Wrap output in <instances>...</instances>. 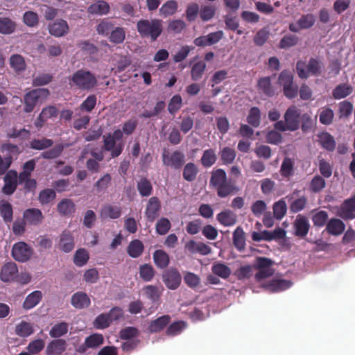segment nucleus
Wrapping results in <instances>:
<instances>
[{
  "label": "nucleus",
  "mask_w": 355,
  "mask_h": 355,
  "mask_svg": "<svg viewBox=\"0 0 355 355\" xmlns=\"http://www.w3.org/2000/svg\"><path fill=\"white\" fill-rule=\"evenodd\" d=\"M272 265L273 261L270 259L257 257L252 266L250 265L241 266L234 272L233 275L238 280L250 279L252 276V269L254 268L258 270L254 275V278L256 281L260 282L273 275Z\"/></svg>",
  "instance_id": "f257e3e1"
},
{
  "label": "nucleus",
  "mask_w": 355,
  "mask_h": 355,
  "mask_svg": "<svg viewBox=\"0 0 355 355\" xmlns=\"http://www.w3.org/2000/svg\"><path fill=\"white\" fill-rule=\"evenodd\" d=\"M209 184L216 189L217 196L221 198L234 195L239 191L236 182L232 179L227 180L226 172L222 168L211 172Z\"/></svg>",
  "instance_id": "f03ea898"
},
{
  "label": "nucleus",
  "mask_w": 355,
  "mask_h": 355,
  "mask_svg": "<svg viewBox=\"0 0 355 355\" xmlns=\"http://www.w3.org/2000/svg\"><path fill=\"white\" fill-rule=\"evenodd\" d=\"M69 84L82 91H91L98 85V80L92 71L80 69L69 78Z\"/></svg>",
  "instance_id": "7ed1b4c3"
},
{
  "label": "nucleus",
  "mask_w": 355,
  "mask_h": 355,
  "mask_svg": "<svg viewBox=\"0 0 355 355\" xmlns=\"http://www.w3.org/2000/svg\"><path fill=\"white\" fill-rule=\"evenodd\" d=\"M301 110L296 105L288 107L284 114V121H278L274 125L275 130L281 132L295 131L300 127Z\"/></svg>",
  "instance_id": "20e7f679"
},
{
  "label": "nucleus",
  "mask_w": 355,
  "mask_h": 355,
  "mask_svg": "<svg viewBox=\"0 0 355 355\" xmlns=\"http://www.w3.org/2000/svg\"><path fill=\"white\" fill-rule=\"evenodd\" d=\"M137 29L142 38H149L155 42L163 31L162 21L158 19H140L137 23Z\"/></svg>",
  "instance_id": "39448f33"
},
{
  "label": "nucleus",
  "mask_w": 355,
  "mask_h": 355,
  "mask_svg": "<svg viewBox=\"0 0 355 355\" xmlns=\"http://www.w3.org/2000/svg\"><path fill=\"white\" fill-rule=\"evenodd\" d=\"M323 67L322 62L313 58H311L307 64L302 60H298L296 63V71L302 79H306L309 76L320 75Z\"/></svg>",
  "instance_id": "423d86ee"
},
{
  "label": "nucleus",
  "mask_w": 355,
  "mask_h": 355,
  "mask_svg": "<svg viewBox=\"0 0 355 355\" xmlns=\"http://www.w3.org/2000/svg\"><path fill=\"white\" fill-rule=\"evenodd\" d=\"M49 91L46 88L34 89L27 92L24 96V111L26 113L33 112L38 102L47 98Z\"/></svg>",
  "instance_id": "0eeeda50"
},
{
  "label": "nucleus",
  "mask_w": 355,
  "mask_h": 355,
  "mask_svg": "<svg viewBox=\"0 0 355 355\" xmlns=\"http://www.w3.org/2000/svg\"><path fill=\"white\" fill-rule=\"evenodd\" d=\"M162 157L164 166L175 170L181 168L185 163V155L179 150L170 151L164 148Z\"/></svg>",
  "instance_id": "6e6552de"
},
{
  "label": "nucleus",
  "mask_w": 355,
  "mask_h": 355,
  "mask_svg": "<svg viewBox=\"0 0 355 355\" xmlns=\"http://www.w3.org/2000/svg\"><path fill=\"white\" fill-rule=\"evenodd\" d=\"M33 250L26 242L19 241L15 243L12 248L11 254L12 258L21 263L28 261L32 257Z\"/></svg>",
  "instance_id": "1a4fd4ad"
},
{
  "label": "nucleus",
  "mask_w": 355,
  "mask_h": 355,
  "mask_svg": "<svg viewBox=\"0 0 355 355\" xmlns=\"http://www.w3.org/2000/svg\"><path fill=\"white\" fill-rule=\"evenodd\" d=\"M124 144L123 142H116L112 137L111 133L103 136V148L106 151L111 153L112 158L119 157L123 152Z\"/></svg>",
  "instance_id": "9d476101"
},
{
  "label": "nucleus",
  "mask_w": 355,
  "mask_h": 355,
  "mask_svg": "<svg viewBox=\"0 0 355 355\" xmlns=\"http://www.w3.org/2000/svg\"><path fill=\"white\" fill-rule=\"evenodd\" d=\"M224 33L222 31L210 33L207 35H202L196 37L193 40V44L196 46L205 47L217 44L223 37Z\"/></svg>",
  "instance_id": "9b49d317"
},
{
  "label": "nucleus",
  "mask_w": 355,
  "mask_h": 355,
  "mask_svg": "<svg viewBox=\"0 0 355 355\" xmlns=\"http://www.w3.org/2000/svg\"><path fill=\"white\" fill-rule=\"evenodd\" d=\"M18 268L15 262L10 261L4 263L0 271V279L3 282H10L16 279Z\"/></svg>",
  "instance_id": "f8f14e48"
},
{
  "label": "nucleus",
  "mask_w": 355,
  "mask_h": 355,
  "mask_svg": "<svg viewBox=\"0 0 355 355\" xmlns=\"http://www.w3.org/2000/svg\"><path fill=\"white\" fill-rule=\"evenodd\" d=\"M163 282L166 286L175 290L179 287L181 283L182 277L177 269L171 268L163 274Z\"/></svg>",
  "instance_id": "ddd939ff"
},
{
  "label": "nucleus",
  "mask_w": 355,
  "mask_h": 355,
  "mask_svg": "<svg viewBox=\"0 0 355 355\" xmlns=\"http://www.w3.org/2000/svg\"><path fill=\"white\" fill-rule=\"evenodd\" d=\"M23 220L26 225L37 226L44 220V216L40 209L37 208H29L23 213Z\"/></svg>",
  "instance_id": "4468645a"
},
{
  "label": "nucleus",
  "mask_w": 355,
  "mask_h": 355,
  "mask_svg": "<svg viewBox=\"0 0 355 355\" xmlns=\"http://www.w3.org/2000/svg\"><path fill=\"white\" fill-rule=\"evenodd\" d=\"M294 234L300 238H304L310 229V224L306 217L297 215L293 223Z\"/></svg>",
  "instance_id": "2eb2a0df"
},
{
  "label": "nucleus",
  "mask_w": 355,
  "mask_h": 355,
  "mask_svg": "<svg viewBox=\"0 0 355 355\" xmlns=\"http://www.w3.org/2000/svg\"><path fill=\"white\" fill-rule=\"evenodd\" d=\"M4 185L2 192L6 195L12 194L17 187V173L15 171L10 170L5 175Z\"/></svg>",
  "instance_id": "dca6fc26"
},
{
  "label": "nucleus",
  "mask_w": 355,
  "mask_h": 355,
  "mask_svg": "<svg viewBox=\"0 0 355 355\" xmlns=\"http://www.w3.org/2000/svg\"><path fill=\"white\" fill-rule=\"evenodd\" d=\"M161 208L160 201L156 196L151 197L146 205L145 215L150 222H153L159 216Z\"/></svg>",
  "instance_id": "f3484780"
},
{
  "label": "nucleus",
  "mask_w": 355,
  "mask_h": 355,
  "mask_svg": "<svg viewBox=\"0 0 355 355\" xmlns=\"http://www.w3.org/2000/svg\"><path fill=\"white\" fill-rule=\"evenodd\" d=\"M355 211V196L345 200L338 211V215L344 219L354 218Z\"/></svg>",
  "instance_id": "a211bd4d"
},
{
  "label": "nucleus",
  "mask_w": 355,
  "mask_h": 355,
  "mask_svg": "<svg viewBox=\"0 0 355 355\" xmlns=\"http://www.w3.org/2000/svg\"><path fill=\"white\" fill-rule=\"evenodd\" d=\"M67 342L64 339L51 340L46 349V355H61L67 349Z\"/></svg>",
  "instance_id": "6ab92c4d"
},
{
  "label": "nucleus",
  "mask_w": 355,
  "mask_h": 355,
  "mask_svg": "<svg viewBox=\"0 0 355 355\" xmlns=\"http://www.w3.org/2000/svg\"><path fill=\"white\" fill-rule=\"evenodd\" d=\"M58 248L64 252H70L74 248V239L71 233L64 231L60 236Z\"/></svg>",
  "instance_id": "aec40b11"
},
{
  "label": "nucleus",
  "mask_w": 355,
  "mask_h": 355,
  "mask_svg": "<svg viewBox=\"0 0 355 355\" xmlns=\"http://www.w3.org/2000/svg\"><path fill=\"white\" fill-rule=\"evenodd\" d=\"M171 316L164 315L150 322L148 330L150 333H158L162 331L171 322Z\"/></svg>",
  "instance_id": "412c9836"
},
{
  "label": "nucleus",
  "mask_w": 355,
  "mask_h": 355,
  "mask_svg": "<svg viewBox=\"0 0 355 355\" xmlns=\"http://www.w3.org/2000/svg\"><path fill=\"white\" fill-rule=\"evenodd\" d=\"M71 303L76 309H82L88 307L90 305L91 301L87 293L77 292L72 295Z\"/></svg>",
  "instance_id": "4be33fe9"
},
{
  "label": "nucleus",
  "mask_w": 355,
  "mask_h": 355,
  "mask_svg": "<svg viewBox=\"0 0 355 355\" xmlns=\"http://www.w3.org/2000/svg\"><path fill=\"white\" fill-rule=\"evenodd\" d=\"M216 219L225 227L233 226L237 222L236 215L230 209L223 211L218 214Z\"/></svg>",
  "instance_id": "5701e85b"
},
{
  "label": "nucleus",
  "mask_w": 355,
  "mask_h": 355,
  "mask_svg": "<svg viewBox=\"0 0 355 355\" xmlns=\"http://www.w3.org/2000/svg\"><path fill=\"white\" fill-rule=\"evenodd\" d=\"M257 88L268 97H272L275 95V90L272 85L271 78L269 76L260 78L257 82Z\"/></svg>",
  "instance_id": "b1692460"
},
{
  "label": "nucleus",
  "mask_w": 355,
  "mask_h": 355,
  "mask_svg": "<svg viewBox=\"0 0 355 355\" xmlns=\"http://www.w3.org/2000/svg\"><path fill=\"white\" fill-rule=\"evenodd\" d=\"M318 141L320 145L327 151L332 152L336 148V141L334 137L327 132H322L318 135Z\"/></svg>",
  "instance_id": "393cba45"
},
{
  "label": "nucleus",
  "mask_w": 355,
  "mask_h": 355,
  "mask_svg": "<svg viewBox=\"0 0 355 355\" xmlns=\"http://www.w3.org/2000/svg\"><path fill=\"white\" fill-rule=\"evenodd\" d=\"M69 26L65 20L60 19L49 26V33L55 37H62L68 33Z\"/></svg>",
  "instance_id": "a878e982"
},
{
  "label": "nucleus",
  "mask_w": 355,
  "mask_h": 355,
  "mask_svg": "<svg viewBox=\"0 0 355 355\" xmlns=\"http://www.w3.org/2000/svg\"><path fill=\"white\" fill-rule=\"evenodd\" d=\"M42 293L40 291H35L28 294L23 302V308L30 310L36 306L42 299Z\"/></svg>",
  "instance_id": "bb28decb"
},
{
  "label": "nucleus",
  "mask_w": 355,
  "mask_h": 355,
  "mask_svg": "<svg viewBox=\"0 0 355 355\" xmlns=\"http://www.w3.org/2000/svg\"><path fill=\"white\" fill-rule=\"evenodd\" d=\"M137 189L141 197H149L153 191L151 182L146 177H141L137 181Z\"/></svg>",
  "instance_id": "cd10ccee"
},
{
  "label": "nucleus",
  "mask_w": 355,
  "mask_h": 355,
  "mask_svg": "<svg viewBox=\"0 0 355 355\" xmlns=\"http://www.w3.org/2000/svg\"><path fill=\"white\" fill-rule=\"evenodd\" d=\"M199 173L198 166L193 162H188L184 164L182 177L187 182H193Z\"/></svg>",
  "instance_id": "c85d7f7f"
},
{
  "label": "nucleus",
  "mask_w": 355,
  "mask_h": 355,
  "mask_svg": "<svg viewBox=\"0 0 355 355\" xmlns=\"http://www.w3.org/2000/svg\"><path fill=\"white\" fill-rule=\"evenodd\" d=\"M345 224L338 218H331L327 223L326 231L331 235L338 236L345 230Z\"/></svg>",
  "instance_id": "c756f323"
},
{
  "label": "nucleus",
  "mask_w": 355,
  "mask_h": 355,
  "mask_svg": "<svg viewBox=\"0 0 355 355\" xmlns=\"http://www.w3.org/2000/svg\"><path fill=\"white\" fill-rule=\"evenodd\" d=\"M110 5L105 1H97L96 3L90 5L87 11L92 15H104L110 12Z\"/></svg>",
  "instance_id": "7c9ffc66"
},
{
  "label": "nucleus",
  "mask_w": 355,
  "mask_h": 355,
  "mask_svg": "<svg viewBox=\"0 0 355 355\" xmlns=\"http://www.w3.org/2000/svg\"><path fill=\"white\" fill-rule=\"evenodd\" d=\"M121 215V208L119 206L112 205L110 204L105 205L101 211V216L103 218L116 219L119 218Z\"/></svg>",
  "instance_id": "2f4dec72"
},
{
  "label": "nucleus",
  "mask_w": 355,
  "mask_h": 355,
  "mask_svg": "<svg viewBox=\"0 0 355 355\" xmlns=\"http://www.w3.org/2000/svg\"><path fill=\"white\" fill-rule=\"evenodd\" d=\"M153 260L156 266L159 268H166L170 262L168 254L162 250H157L153 253Z\"/></svg>",
  "instance_id": "473e14b6"
},
{
  "label": "nucleus",
  "mask_w": 355,
  "mask_h": 355,
  "mask_svg": "<svg viewBox=\"0 0 355 355\" xmlns=\"http://www.w3.org/2000/svg\"><path fill=\"white\" fill-rule=\"evenodd\" d=\"M211 272L214 275L223 279H227L231 275V269L223 263L217 261L213 263Z\"/></svg>",
  "instance_id": "72a5a7b5"
},
{
  "label": "nucleus",
  "mask_w": 355,
  "mask_h": 355,
  "mask_svg": "<svg viewBox=\"0 0 355 355\" xmlns=\"http://www.w3.org/2000/svg\"><path fill=\"white\" fill-rule=\"evenodd\" d=\"M144 250L143 243L139 239L132 240L127 248L128 255L132 258H137L141 255Z\"/></svg>",
  "instance_id": "f704fd0d"
},
{
  "label": "nucleus",
  "mask_w": 355,
  "mask_h": 355,
  "mask_svg": "<svg viewBox=\"0 0 355 355\" xmlns=\"http://www.w3.org/2000/svg\"><path fill=\"white\" fill-rule=\"evenodd\" d=\"M217 160L216 151L213 148L206 149L200 158V163L205 168L212 166Z\"/></svg>",
  "instance_id": "c9c22d12"
},
{
  "label": "nucleus",
  "mask_w": 355,
  "mask_h": 355,
  "mask_svg": "<svg viewBox=\"0 0 355 355\" xmlns=\"http://www.w3.org/2000/svg\"><path fill=\"white\" fill-rule=\"evenodd\" d=\"M57 210L62 216L71 215L75 211V204L71 199H63L58 202Z\"/></svg>",
  "instance_id": "e433bc0d"
},
{
  "label": "nucleus",
  "mask_w": 355,
  "mask_h": 355,
  "mask_svg": "<svg viewBox=\"0 0 355 355\" xmlns=\"http://www.w3.org/2000/svg\"><path fill=\"white\" fill-rule=\"evenodd\" d=\"M233 244L239 251H243L245 247V233L240 226L233 232Z\"/></svg>",
  "instance_id": "4c0bfd02"
},
{
  "label": "nucleus",
  "mask_w": 355,
  "mask_h": 355,
  "mask_svg": "<svg viewBox=\"0 0 355 355\" xmlns=\"http://www.w3.org/2000/svg\"><path fill=\"white\" fill-rule=\"evenodd\" d=\"M53 141L51 139L42 137V139H33L29 143V148L33 150H42L51 147Z\"/></svg>",
  "instance_id": "58836bf2"
},
{
  "label": "nucleus",
  "mask_w": 355,
  "mask_h": 355,
  "mask_svg": "<svg viewBox=\"0 0 355 355\" xmlns=\"http://www.w3.org/2000/svg\"><path fill=\"white\" fill-rule=\"evenodd\" d=\"M261 111L257 107H252L250 109L247 116V122L254 128H258L261 123Z\"/></svg>",
  "instance_id": "ea45409f"
},
{
  "label": "nucleus",
  "mask_w": 355,
  "mask_h": 355,
  "mask_svg": "<svg viewBox=\"0 0 355 355\" xmlns=\"http://www.w3.org/2000/svg\"><path fill=\"white\" fill-rule=\"evenodd\" d=\"M10 64L16 72H22L26 68L24 58L19 54H14L10 58Z\"/></svg>",
  "instance_id": "a19ab883"
},
{
  "label": "nucleus",
  "mask_w": 355,
  "mask_h": 355,
  "mask_svg": "<svg viewBox=\"0 0 355 355\" xmlns=\"http://www.w3.org/2000/svg\"><path fill=\"white\" fill-rule=\"evenodd\" d=\"M0 214L5 223H10L13 218V210L12 205L5 200L0 203Z\"/></svg>",
  "instance_id": "79ce46f5"
},
{
  "label": "nucleus",
  "mask_w": 355,
  "mask_h": 355,
  "mask_svg": "<svg viewBox=\"0 0 355 355\" xmlns=\"http://www.w3.org/2000/svg\"><path fill=\"white\" fill-rule=\"evenodd\" d=\"M299 42V37L293 34H286L282 37L279 43V48L281 49H288L295 46Z\"/></svg>",
  "instance_id": "37998d69"
},
{
  "label": "nucleus",
  "mask_w": 355,
  "mask_h": 355,
  "mask_svg": "<svg viewBox=\"0 0 355 355\" xmlns=\"http://www.w3.org/2000/svg\"><path fill=\"white\" fill-rule=\"evenodd\" d=\"M316 118L313 119L311 113H304L300 115V127L303 132H309L315 125Z\"/></svg>",
  "instance_id": "c03bdc74"
},
{
  "label": "nucleus",
  "mask_w": 355,
  "mask_h": 355,
  "mask_svg": "<svg viewBox=\"0 0 355 355\" xmlns=\"http://www.w3.org/2000/svg\"><path fill=\"white\" fill-rule=\"evenodd\" d=\"M178 8V2L175 0H168L163 3L159 9V12L164 17L174 15Z\"/></svg>",
  "instance_id": "a18cd8bd"
},
{
  "label": "nucleus",
  "mask_w": 355,
  "mask_h": 355,
  "mask_svg": "<svg viewBox=\"0 0 355 355\" xmlns=\"http://www.w3.org/2000/svg\"><path fill=\"white\" fill-rule=\"evenodd\" d=\"M236 155L235 150L230 147H224L220 152V160L225 165L232 164Z\"/></svg>",
  "instance_id": "49530a36"
},
{
  "label": "nucleus",
  "mask_w": 355,
  "mask_h": 355,
  "mask_svg": "<svg viewBox=\"0 0 355 355\" xmlns=\"http://www.w3.org/2000/svg\"><path fill=\"white\" fill-rule=\"evenodd\" d=\"M294 162L290 157H285L280 167V174L282 177L288 178L293 175Z\"/></svg>",
  "instance_id": "de8ad7c7"
},
{
  "label": "nucleus",
  "mask_w": 355,
  "mask_h": 355,
  "mask_svg": "<svg viewBox=\"0 0 355 355\" xmlns=\"http://www.w3.org/2000/svg\"><path fill=\"white\" fill-rule=\"evenodd\" d=\"M155 274V271L152 265L144 263L139 267L140 277L145 282L151 281Z\"/></svg>",
  "instance_id": "09e8293b"
},
{
  "label": "nucleus",
  "mask_w": 355,
  "mask_h": 355,
  "mask_svg": "<svg viewBox=\"0 0 355 355\" xmlns=\"http://www.w3.org/2000/svg\"><path fill=\"white\" fill-rule=\"evenodd\" d=\"M69 325L65 322L55 324L50 330L49 335L51 338H60L68 332Z\"/></svg>",
  "instance_id": "8fccbe9b"
},
{
  "label": "nucleus",
  "mask_w": 355,
  "mask_h": 355,
  "mask_svg": "<svg viewBox=\"0 0 355 355\" xmlns=\"http://www.w3.org/2000/svg\"><path fill=\"white\" fill-rule=\"evenodd\" d=\"M200 14V7L197 3H189L186 8L185 17L189 22L196 21Z\"/></svg>",
  "instance_id": "3c124183"
},
{
  "label": "nucleus",
  "mask_w": 355,
  "mask_h": 355,
  "mask_svg": "<svg viewBox=\"0 0 355 355\" xmlns=\"http://www.w3.org/2000/svg\"><path fill=\"white\" fill-rule=\"evenodd\" d=\"M291 282L286 279H272L268 284V287L272 291H280L288 288Z\"/></svg>",
  "instance_id": "603ef678"
},
{
  "label": "nucleus",
  "mask_w": 355,
  "mask_h": 355,
  "mask_svg": "<svg viewBox=\"0 0 355 355\" xmlns=\"http://www.w3.org/2000/svg\"><path fill=\"white\" fill-rule=\"evenodd\" d=\"M36 247L39 248L40 252H43L46 250H49L52 248L53 241L51 237L48 234L39 236L37 239Z\"/></svg>",
  "instance_id": "864d4df0"
},
{
  "label": "nucleus",
  "mask_w": 355,
  "mask_h": 355,
  "mask_svg": "<svg viewBox=\"0 0 355 355\" xmlns=\"http://www.w3.org/2000/svg\"><path fill=\"white\" fill-rule=\"evenodd\" d=\"M324 178L319 175H315L309 184V190L313 193L321 191L326 187V182Z\"/></svg>",
  "instance_id": "5fc2aeb1"
},
{
  "label": "nucleus",
  "mask_w": 355,
  "mask_h": 355,
  "mask_svg": "<svg viewBox=\"0 0 355 355\" xmlns=\"http://www.w3.org/2000/svg\"><path fill=\"white\" fill-rule=\"evenodd\" d=\"M56 197V193L53 189H45L42 190L38 196L40 204L47 205L53 201Z\"/></svg>",
  "instance_id": "6e6d98bb"
},
{
  "label": "nucleus",
  "mask_w": 355,
  "mask_h": 355,
  "mask_svg": "<svg viewBox=\"0 0 355 355\" xmlns=\"http://www.w3.org/2000/svg\"><path fill=\"white\" fill-rule=\"evenodd\" d=\"M206 69V64L204 61H199L195 63L191 70V79L194 81L200 80Z\"/></svg>",
  "instance_id": "4d7b16f0"
},
{
  "label": "nucleus",
  "mask_w": 355,
  "mask_h": 355,
  "mask_svg": "<svg viewBox=\"0 0 355 355\" xmlns=\"http://www.w3.org/2000/svg\"><path fill=\"white\" fill-rule=\"evenodd\" d=\"M182 106V99L180 95H174L168 104V112L175 116V114L181 109Z\"/></svg>",
  "instance_id": "13d9d810"
},
{
  "label": "nucleus",
  "mask_w": 355,
  "mask_h": 355,
  "mask_svg": "<svg viewBox=\"0 0 355 355\" xmlns=\"http://www.w3.org/2000/svg\"><path fill=\"white\" fill-rule=\"evenodd\" d=\"M125 37V31L123 27H116L110 32L109 40L114 44L122 43Z\"/></svg>",
  "instance_id": "bf43d9fd"
},
{
  "label": "nucleus",
  "mask_w": 355,
  "mask_h": 355,
  "mask_svg": "<svg viewBox=\"0 0 355 355\" xmlns=\"http://www.w3.org/2000/svg\"><path fill=\"white\" fill-rule=\"evenodd\" d=\"M216 14V8L212 5L201 6L200 9V17L203 21H208L211 19Z\"/></svg>",
  "instance_id": "052dcab7"
},
{
  "label": "nucleus",
  "mask_w": 355,
  "mask_h": 355,
  "mask_svg": "<svg viewBox=\"0 0 355 355\" xmlns=\"http://www.w3.org/2000/svg\"><path fill=\"white\" fill-rule=\"evenodd\" d=\"M274 217L277 220H281L286 214L287 206L284 200H279L273 205Z\"/></svg>",
  "instance_id": "680f3d73"
},
{
  "label": "nucleus",
  "mask_w": 355,
  "mask_h": 355,
  "mask_svg": "<svg viewBox=\"0 0 355 355\" xmlns=\"http://www.w3.org/2000/svg\"><path fill=\"white\" fill-rule=\"evenodd\" d=\"M64 146L62 144H58L53 148L44 151L41 157L46 159H51L58 157L62 153Z\"/></svg>",
  "instance_id": "e2e57ef3"
},
{
  "label": "nucleus",
  "mask_w": 355,
  "mask_h": 355,
  "mask_svg": "<svg viewBox=\"0 0 355 355\" xmlns=\"http://www.w3.org/2000/svg\"><path fill=\"white\" fill-rule=\"evenodd\" d=\"M186 327V322L184 321H177L171 323L166 329V334L168 336H175L180 334Z\"/></svg>",
  "instance_id": "0e129e2a"
},
{
  "label": "nucleus",
  "mask_w": 355,
  "mask_h": 355,
  "mask_svg": "<svg viewBox=\"0 0 355 355\" xmlns=\"http://www.w3.org/2000/svg\"><path fill=\"white\" fill-rule=\"evenodd\" d=\"M15 332L21 337H27L33 334V327L30 323L22 321L16 326Z\"/></svg>",
  "instance_id": "69168bd1"
},
{
  "label": "nucleus",
  "mask_w": 355,
  "mask_h": 355,
  "mask_svg": "<svg viewBox=\"0 0 355 355\" xmlns=\"http://www.w3.org/2000/svg\"><path fill=\"white\" fill-rule=\"evenodd\" d=\"M352 92V88L346 84L338 85L332 92L333 97L335 99H340L346 97Z\"/></svg>",
  "instance_id": "338daca9"
},
{
  "label": "nucleus",
  "mask_w": 355,
  "mask_h": 355,
  "mask_svg": "<svg viewBox=\"0 0 355 355\" xmlns=\"http://www.w3.org/2000/svg\"><path fill=\"white\" fill-rule=\"evenodd\" d=\"M89 259V254L86 250L85 249H78L75 254L73 258L74 263L79 267L83 266L85 265Z\"/></svg>",
  "instance_id": "774afa93"
}]
</instances>
